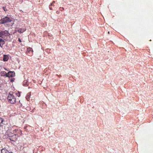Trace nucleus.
<instances>
[{
  "instance_id": "f257e3e1",
  "label": "nucleus",
  "mask_w": 153,
  "mask_h": 153,
  "mask_svg": "<svg viewBox=\"0 0 153 153\" xmlns=\"http://www.w3.org/2000/svg\"><path fill=\"white\" fill-rule=\"evenodd\" d=\"M0 47H2L5 43V41H11L12 38L11 37V35L8 31L5 30L4 31H0Z\"/></svg>"
},
{
  "instance_id": "f03ea898",
  "label": "nucleus",
  "mask_w": 153,
  "mask_h": 153,
  "mask_svg": "<svg viewBox=\"0 0 153 153\" xmlns=\"http://www.w3.org/2000/svg\"><path fill=\"white\" fill-rule=\"evenodd\" d=\"M5 135H7L9 137V139L13 141H16L18 137L19 136L17 134H13L12 132L7 131L5 133Z\"/></svg>"
},
{
  "instance_id": "7ed1b4c3",
  "label": "nucleus",
  "mask_w": 153,
  "mask_h": 153,
  "mask_svg": "<svg viewBox=\"0 0 153 153\" xmlns=\"http://www.w3.org/2000/svg\"><path fill=\"white\" fill-rule=\"evenodd\" d=\"M8 101L10 103L14 104L16 102V99L14 95L10 93L7 97Z\"/></svg>"
},
{
  "instance_id": "20e7f679",
  "label": "nucleus",
  "mask_w": 153,
  "mask_h": 153,
  "mask_svg": "<svg viewBox=\"0 0 153 153\" xmlns=\"http://www.w3.org/2000/svg\"><path fill=\"white\" fill-rule=\"evenodd\" d=\"M12 21V19L11 17L6 16L0 20V23H7V22H10Z\"/></svg>"
},
{
  "instance_id": "39448f33",
  "label": "nucleus",
  "mask_w": 153,
  "mask_h": 153,
  "mask_svg": "<svg viewBox=\"0 0 153 153\" xmlns=\"http://www.w3.org/2000/svg\"><path fill=\"white\" fill-rule=\"evenodd\" d=\"M15 127H16V126H14L11 128V131H13V133H19V134L22 135V131L21 129H18V128H15Z\"/></svg>"
},
{
  "instance_id": "423d86ee",
  "label": "nucleus",
  "mask_w": 153,
  "mask_h": 153,
  "mask_svg": "<svg viewBox=\"0 0 153 153\" xmlns=\"http://www.w3.org/2000/svg\"><path fill=\"white\" fill-rule=\"evenodd\" d=\"M26 53L27 55H30V56H31V55H33V48H27V51Z\"/></svg>"
},
{
  "instance_id": "0eeeda50",
  "label": "nucleus",
  "mask_w": 153,
  "mask_h": 153,
  "mask_svg": "<svg viewBox=\"0 0 153 153\" xmlns=\"http://www.w3.org/2000/svg\"><path fill=\"white\" fill-rule=\"evenodd\" d=\"M15 73L14 71H10L7 73V77H13L15 76Z\"/></svg>"
},
{
  "instance_id": "6e6552de",
  "label": "nucleus",
  "mask_w": 153,
  "mask_h": 153,
  "mask_svg": "<svg viewBox=\"0 0 153 153\" xmlns=\"http://www.w3.org/2000/svg\"><path fill=\"white\" fill-rule=\"evenodd\" d=\"M1 153H13V152L10 151H8L5 148H4L1 150Z\"/></svg>"
},
{
  "instance_id": "1a4fd4ad",
  "label": "nucleus",
  "mask_w": 153,
  "mask_h": 153,
  "mask_svg": "<svg viewBox=\"0 0 153 153\" xmlns=\"http://www.w3.org/2000/svg\"><path fill=\"white\" fill-rule=\"evenodd\" d=\"M26 30V28H18L17 29V31L20 33H23Z\"/></svg>"
},
{
  "instance_id": "9d476101",
  "label": "nucleus",
  "mask_w": 153,
  "mask_h": 153,
  "mask_svg": "<svg viewBox=\"0 0 153 153\" xmlns=\"http://www.w3.org/2000/svg\"><path fill=\"white\" fill-rule=\"evenodd\" d=\"M0 75L1 76L7 77V73L6 71H1L0 73Z\"/></svg>"
},
{
  "instance_id": "9b49d317",
  "label": "nucleus",
  "mask_w": 153,
  "mask_h": 153,
  "mask_svg": "<svg viewBox=\"0 0 153 153\" xmlns=\"http://www.w3.org/2000/svg\"><path fill=\"white\" fill-rule=\"evenodd\" d=\"M9 59V57L7 55H4L3 56V60L4 61H7Z\"/></svg>"
},
{
  "instance_id": "f8f14e48",
  "label": "nucleus",
  "mask_w": 153,
  "mask_h": 153,
  "mask_svg": "<svg viewBox=\"0 0 153 153\" xmlns=\"http://www.w3.org/2000/svg\"><path fill=\"white\" fill-rule=\"evenodd\" d=\"M4 121V119L2 117H0V128Z\"/></svg>"
},
{
  "instance_id": "ddd939ff",
  "label": "nucleus",
  "mask_w": 153,
  "mask_h": 153,
  "mask_svg": "<svg viewBox=\"0 0 153 153\" xmlns=\"http://www.w3.org/2000/svg\"><path fill=\"white\" fill-rule=\"evenodd\" d=\"M31 92H29L27 94V97H26V98L27 100H28L27 99V97L29 98V97L31 95Z\"/></svg>"
},
{
  "instance_id": "4468645a",
  "label": "nucleus",
  "mask_w": 153,
  "mask_h": 153,
  "mask_svg": "<svg viewBox=\"0 0 153 153\" xmlns=\"http://www.w3.org/2000/svg\"><path fill=\"white\" fill-rule=\"evenodd\" d=\"M2 8H3V10H4L5 12H6V11H7V9L6 7V6H3L2 7Z\"/></svg>"
},
{
  "instance_id": "2eb2a0df",
  "label": "nucleus",
  "mask_w": 153,
  "mask_h": 153,
  "mask_svg": "<svg viewBox=\"0 0 153 153\" xmlns=\"http://www.w3.org/2000/svg\"><path fill=\"white\" fill-rule=\"evenodd\" d=\"M16 94L17 96H18V97H20V93L19 92H18L17 93H16Z\"/></svg>"
},
{
  "instance_id": "dca6fc26",
  "label": "nucleus",
  "mask_w": 153,
  "mask_h": 153,
  "mask_svg": "<svg viewBox=\"0 0 153 153\" xmlns=\"http://www.w3.org/2000/svg\"><path fill=\"white\" fill-rule=\"evenodd\" d=\"M55 1H53V2L51 4V5L54 6V3H55Z\"/></svg>"
},
{
  "instance_id": "f3484780",
  "label": "nucleus",
  "mask_w": 153,
  "mask_h": 153,
  "mask_svg": "<svg viewBox=\"0 0 153 153\" xmlns=\"http://www.w3.org/2000/svg\"><path fill=\"white\" fill-rule=\"evenodd\" d=\"M59 8L60 9V10L61 11H62V10H64V8L63 7H60Z\"/></svg>"
},
{
  "instance_id": "a211bd4d",
  "label": "nucleus",
  "mask_w": 153,
  "mask_h": 153,
  "mask_svg": "<svg viewBox=\"0 0 153 153\" xmlns=\"http://www.w3.org/2000/svg\"><path fill=\"white\" fill-rule=\"evenodd\" d=\"M56 13H57V14H59V13H60V12L59 11H58V10H57V11H56Z\"/></svg>"
},
{
  "instance_id": "6ab92c4d",
  "label": "nucleus",
  "mask_w": 153,
  "mask_h": 153,
  "mask_svg": "<svg viewBox=\"0 0 153 153\" xmlns=\"http://www.w3.org/2000/svg\"><path fill=\"white\" fill-rule=\"evenodd\" d=\"M18 41L19 42H22V40L20 39V38H18Z\"/></svg>"
},
{
  "instance_id": "aec40b11",
  "label": "nucleus",
  "mask_w": 153,
  "mask_h": 153,
  "mask_svg": "<svg viewBox=\"0 0 153 153\" xmlns=\"http://www.w3.org/2000/svg\"><path fill=\"white\" fill-rule=\"evenodd\" d=\"M49 50H50L49 48H46L45 51H48Z\"/></svg>"
},
{
  "instance_id": "412c9836",
  "label": "nucleus",
  "mask_w": 153,
  "mask_h": 153,
  "mask_svg": "<svg viewBox=\"0 0 153 153\" xmlns=\"http://www.w3.org/2000/svg\"><path fill=\"white\" fill-rule=\"evenodd\" d=\"M35 108H33V110L31 111V112H34V111H35Z\"/></svg>"
},
{
  "instance_id": "4be33fe9",
  "label": "nucleus",
  "mask_w": 153,
  "mask_h": 153,
  "mask_svg": "<svg viewBox=\"0 0 153 153\" xmlns=\"http://www.w3.org/2000/svg\"><path fill=\"white\" fill-rule=\"evenodd\" d=\"M49 8L50 10H53V8L52 7H51L50 6H49Z\"/></svg>"
},
{
  "instance_id": "5701e85b",
  "label": "nucleus",
  "mask_w": 153,
  "mask_h": 153,
  "mask_svg": "<svg viewBox=\"0 0 153 153\" xmlns=\"http://www.w3.org/2000/svg\"><path fill=\"white\" fill-rule=\"evenodd\" d=\"M21 3H22L23 2V0H20Z\"/></svg>"
},
{
  "instance_id": "b1692460",
  "label": "nucleus",
  "mask_w": 153,
  "mask_h": 153,
  "mask_svg": "<svg viewBox=\"0 0 153 153\" xmlns=\"http://www.w3.org/2000/svg\"><path fill=\"white\" fill-rule=\"evenodd\" d=\"M57 76H58V75H57ZM59 76H61V75H59Z\"/></svg>"
},
{
  "instance_id": "393cba45",
  "label": "nucleus",
  "mask_w": 153,
  "mask_h": 153,
  "mask_svg": "<svg viewBox=\"0 0 153 153\" xmlns=\"http://www.w3.org/2000/svg\"><path fill=\"white\" fill-rule=\"evenodd\" d=\"M4 69H5V70H7L6 69V68H4Z\"/></svg>"
},
{
  "instance_id": "a878e982",
  "label": "nucleus",
  "mask_w": 153,
  "mask_h": 153,
  "mask_svg": "<svg viewBox=\"0 0 153 153\" xmlns=\"http://www.w3.org/2000/svg\"><path fill=\"white\" fill-rule=\"evenodd\" d=\"M11 81H13L12 80H11Z\"/></svg>"
}]
</instances>
